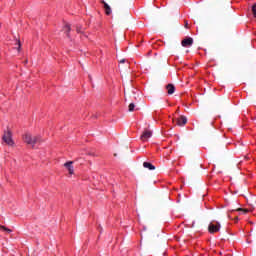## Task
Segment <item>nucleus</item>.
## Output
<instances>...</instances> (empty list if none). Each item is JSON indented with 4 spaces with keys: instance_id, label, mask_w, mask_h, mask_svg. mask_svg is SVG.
Wrapping results in <instances>:
<instances>
[{
    "instance_id": "f257e3e1",
    "label": "nucleus",
    "mask_w": 256,
    "mask_h": 256,
    "mask_svg": "<svg viewBox=\"0 0 256 256\" xmlns=\"http://www.w3.org/2000/svg\"><path fill=\"white\" fill-rule=\"evenodd\" d=\"M23 141L27 145H31L32 147H35L37 143H41V136H33L30 133H26L23 135Z\"/></svg>"
},
{
    "instance_id": "f03ea898",
    "label": "nucleus",
    "mask_w": 256,
    "mask_h": 256,
    "mask_svg": "<svg viewBox=\"0 0 256 256\" xmlns=\"http://www.w3.org/2000/svg\"><path fill=\"white\" fill-rule=\"evenodd\" d=\"M2 140L9 147H13V145H15V141H13V132L9 129L4 131Z\"/></svg>"
},
{
    "instance_id": "7ed1b4c3",
    "label": "nucleus",
    "mask_w": 256,
    "mask_h": 256,
    "mask_svg": "<svg viewBox=\"0 0 256 256\" xmlns=\"http://www.w3.org/2000/svg\"><path fill=\"white\" fill-rule=\"evenodd\" d=\"M221 230V223L212 221L208 225V232L213 234V233H219Z\"/></svg>"
},
{
    "instance_id": "20e7f679",
    "label": "nucleus",
    "mask_w": 256,
    "mask_h": 256,
    "mask_svg": "<svg viewBox=\"0 0 256 256\" xmlns=\"http://www.w3.org/2000/svg\"><path fill=\"white\" fill-rule=\"evenodd\" d=\"M152 135H153V132L151 130H144L140 139H141V141H149V139H151Z\"/></svg>"
},
{
    "instance_id": "39448f33",
    "label": "nucleus",
    "mask_w": 256,
    "mask_h": 256,
    "mask_svg": "<svg viewBox=\"0 0 256 256\" xmlns=\"http://www.w3.org/2000/svg\"><path fill=\"white\" fill-rule=\"evenodd\" d=\"M176 125H178L179 127H183L184 125H187V117L180 116L179 118H177Z\"/></svg>"
},
{
    "instance_id": "423d86ee",
    "label": "nucleus",
    "mask_w": 256,
    "mask_h": 256,
    "mask_svg": "<svg viewBox=\"0 0 256 256\" xmlns=\"http://www.w3.org/2000/svg\"><path fill=\"white\" fill-rule=\"evenodd\" d=\"M182 47H191L193 45V38L188 37L181 42Z\"/></svg>"
},
{
    "instance_id": "0eeeda50",
    "label": "nucleus",
    "mask_w": 256,
    "mask_h": 256,
    "mask_svg": "<svg viewBox=\"0 0 256 256\" xmlns=\"http://www.w3.org/2000/svg\"><path fill=\"white\" fill-rule=\"evenodd\" d=\"M64 167H66V169L68 170V173H69L70 175H73V173H74L73 161L66 162V163L64 164Z\"/></svg>"
},
{
    "instance_id": "6e6552de",
    "label": "nucleus",
    "mask_w": 256,
    "mask_h": 256,
    "mask_svg": "<svg viewBox=\"0 0 256 256\" xmlns=\"http://www.w3.org/2000/svg\"><path fill=\"white\" fill-rule=\"evenodd\" d=\"M101 3L104 4V11H105L106 15H110L111 14V6H109V4H107V2H105V0H102Z\"/></svg>"
},
{
    "instance_id": "1a4fd4ad",
    "label": "nucleus",
    "mask_w": 256,
    "mask_h": 256,
    "mask_svg": "<svg viewBox=\"0 0 256 256\" xmlns=\"http://www.w3.org/2000/svg\"><path fill=\"white\" fill-rule=\"evenodd\" d=\"M168 95H173L175 93V85L168 84L166 85Z\"/></svg>"
},
{
    "instance_id": "9d476101",
    "label": "nucleus",
    "mask_w": 256,
    "mask_h": 256,
    "mask_svg": "<svg viewBox=\"0 0 256 256\" xmlns=\"http://www.w3.org/2000/svg\"><path fill=\"white\" fill-rule=\"evenodd\" d=\"M143 167L149 169V171H155V166L149 162H144Z\"/></svg>"
},
{
    "instance_id": "9b49d317",
    "label": "nucleus",
    "mask_w": 256,
    "mask_h": 256,
    "mask_svg": "<svg viewBox=\"0 0 256 256\" xmlns=\"http://www.w3.org/2000/svg\"><path fill=\"white\" fill-rule=\"evenodd\" d=\"M63 31H64V33H66V35H67V37H68V39L71 37L70 35H69V32L71 31V26H69V24H66L65 26H64V28H63Z\"/></svg>"
},
{
    "instance_id": "f8f14e48",
    "label": "nucleus",
    "mask_w": 256,
    "mask_h": 256,
    "mask_svg": "<svg viewBox=\"0 0 256 256\" xmlns=\"http://www.w3.org/2000/svg\"><path fill=\"white\" fill-rule=\"evenodd\" d=\"M0 229H1L2 231H5L6 233H13V230H11V229H9V228L3 226V225H0Z\"/></svg>"
},
{
    "instance_id": "ddd939ff",
    "label": "nucleus",
    "mask_w": 256,
    "mask_h": 256,
    "mask_svg": "<svg viewBox=\"0 0 256 256\" xmlns=\"http://www.w3.org/2000/svg\"><path fill=\"white\" fill-rule=\"evenodd\" d=\"M128 111H130V113L135 111V104L130 103L129 106H128Z\"/></svg>"
},
{
    "instance_id": "4468645a",
    "label": "nucleus",
    "mask_w": 256,
    "mask_h": 256,
    "mask_svg": "<svg viewBox=\"0 0 256 256\" xmlns=\"http://www.w3.org/2000/svg\"><path fill=\"white\" fill-rule=\"evenodd\" d=\"M235 211H241V212L244 213V214L249 213V210H248V209H243V208H237V209H235Z\"/></svg>"
},
{
    "instance_id": "2eb2a0df",
    "label": "nucleus",
    "mask_w": 256,
    "mask_h": 256,
    "mask_svg": "<svg viewBox=\"0 0 256 256\" xmlns=\"http://www.w3.org/2000/svg\"><path fill=\"white\" fill-rule=\"evenodd\" d=\"M252 13H253L254 17H256V4H254L252 6Z\"/></svg>"
},
{
    "instance_id": "dca6fc26",
    "label": "nucleus",
    "mask_w": 256,
    "mask_h": 256,
    "mask_svg": "<svg viewBox=\"0 0 256 256\" xmlns=\"http://www.w3.org/2000/svg\"><path fill=\"white\" fill-rule=\"evenodd\" d=\"M16 45H18L17 50H18V51H21V41L18 40V41L16 42Z\"/></svg>"
},
{
    "instance_id": "f3484780",
    "label": "nucleus",
    "mask_w": 256,
    "mask_h": 256,
    "mask_svg": "<svg viewBox=\"0 0 256 256\" xmlns=\"http://www.w3.org/2000/svg\"><path fill=\"white\" fill-rule=\"evenodd\" d=\"M76 31H77V33H83V31L81 30V27H79V26L76 27Z\"/></svg>"
},
{
    "instance_id": "a211bd4d",
    "label": "nucleus",
    "mask_w": 256,
    "mask_h": 256,
    "mask_svg": "<svg viewBox=\"0 0 256 256\" xmlns=\"http://www.w3.org/2000/svg\"><path fill=\"white\" fill-rule=\"evenodd\" d=\"M185 28L189 29V23L187 21L185 22Z\"/></svg>"
},
{
    "instance_id": "6ab92c4d",
    "label": "nucleus",
    "mask_w": 256,
    "mask_h": 256,
    "mask_svg": "<svg viewBox=\"0 0 256 256\" xmlns=\"http://www.w3.org/2000/svg\"><path fill=\"white\" fill-rule=\"evenodd\" d=\"M125 61H126L125 59H121L120 63H125Z\"/></svg>"
},
{
    "instance_id": "aec40b11",
    "label": "nucleus",
    "mask_w": 256,
    "mask_h": 256,
    "mask_svg": "<svg viewBox=\"0 0 256 256\" xmlns=\"http://www.w3.org/2000/svg\"><path fill=\"white\" fill-rule=\"evenodd\" d=\"M235 221H239V218H238V217H236V218H235Z\"/></svg>"
},
{
    "instance_id": "412c9836",
    "label": "nucleus",
    "mask_w": 256,
    "mask_h": 256,
    "mask_svg": "<svg viewBox=\"0 0 256 256\" xmlns=\"http://www.w3.org/2000/svg\"><path fill=\"white\" fill-rule=\"evenodd\" d=\"M228 219H231V215L228 214Z\"/></svg>"
}]
</instances>
